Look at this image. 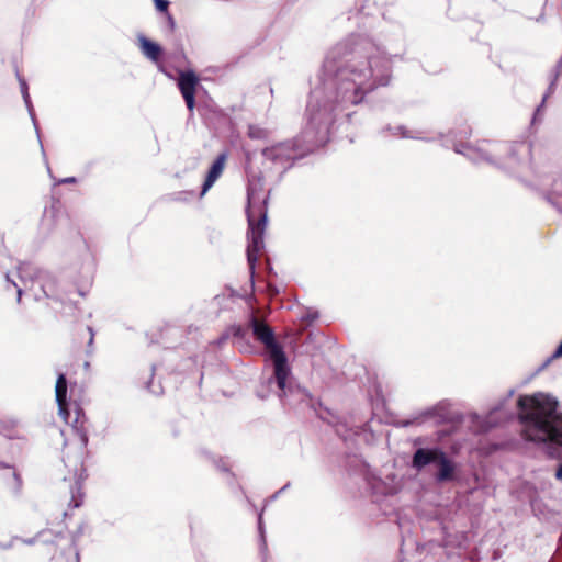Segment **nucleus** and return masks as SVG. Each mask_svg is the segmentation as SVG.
<instances>
[{"mask_svg":"<svg viewBox=\"0 0 562 562\" xmlns=\"http://www.w3.org/2000/svg\"><path fill=\"white\" fill-rule=\"evenodd\" d=\"M0 434L9 439H23L19 423L13 418H0Z\"/></svg>","mask_w":562,"mask_h":562,"instance_id":"16","label":"nucleus"},{"mask_svg":"<svg viewBox=\"0 0 562 562\" xmlns=\"http://www.w3.org/2000/svg\"><path fill=\"white\" fill-rule=\"evenodd\" d=\"M250 326L255 339L265 346L269 355L283 349L282 346L276 341L274 333L268 324L252 316L250 318Z\"/></svg>","mask_w":562,"mask_h":562,"instance_id":"4","label":"nucleus"},{"mask_svg":"<svg viewBox=\"0 0 562 562\" xmlns=\"http://www.w3.org/2000/svg\"><path fill=\"white\" fill-rule=\"evenodd\" d=\"M18 274L24 286L30 283V290H33L35 283H38L44 297H50L55 292L56 280L46 272L40 271L32 263L23 262L18 267Z\"/></svg>","mask_w":562,"mask_h":562,"instance_id":"3","label":"nucleus"},{"mask_svg":"<svg viewBox=\"0 0 562 562\" xmlns=\"http://www.w3.org/2000/svg\"><path fill=\"white\" fill-rule=\"evenodd\" d=\"M441 452H442V450H440L438 448H435V449L419 448L414 453L413 465L417 469H422L429 463L437 462Z\"/></svg>","mask_w":562,"mask_h":562,"instance_id":"12","label":"nucleus"},{"mask_svg":"<svg viewBox=\"0 0 562 562\" xmlns=\"http://www.w3.org/2000/svg\"><path fill=\"white\" fill-rule=\"evenodd\" d=\"M268 288L271 291V294H277L278 293V291L276 289H272L271 285H268Z\"/></svg>","mask_w":562,"mask_h":562,"instance_id":"26","label":"nucleus"},{"mask_svg":"<svg viewBox=\"0 0 562 562\" xmlns=\"http://www.w3.org/2000/svg\"><path fill=\"white\" fill-rule=\"evenodd\" d=\"M199 86V77L194 71H182L178 78V88L184 99L186 105L190 112L195 108V92Z\"/></svg>","mask_w":562,"mask_h":562,"instance_id":"6","label":"nucleus"},{"mask_svg":"<svg viewBox=\"0 0 562 562\" xmlns=\"http://www.w3.org/2000/svg\"><path fill=\"white\" fill-rule=\"evenodd\" d=\"M0 471L3 472V476L7 479L5 485L8 490L13 493H19L22 488L23 481L15 468L11 464L0 462Z\"/></svg>","mask_w":562,"mask_h":562,"instance_id":"11","label":"nucleus"},{"mask_svg":"<svg viewBox=\"0 0 562 562\" xmlns=\"http://www.w3.org/2000/svg\"><path fill=\"white\" fill-rule=\"evenodd\" d=\"M167 18H168L169 26H170L171 31H173L176 27L175 19L169 13H167Z\"/></svg>","mask_w":562,"mask_h":562,"instance_id":"22","label":"nucleus"},{"mask_svg":"<svg viewBox=\"0 0 562 562\" xmlns=\"http://www.w3.org/2000/svg\"><path fill=\"white\" fill-rule=\"evenodd\" d=\"M81 503H82V495L79 494L78 496H76L75 494H72L69 505L72 504V507L77 508L81 505Z\"/></svg>","mask_w":562,"mask_h":562,"instance_id":"19","label":"nucleus"},{"mask_svg":"<svg viewBox=\"0 0 562 562\" xmlns=\"http://www.w3.org/2000/svg\"><path fill=\"white\" fill-rule=\"evenodd\" d=\"M64 422L72 427L79 437L81 446L86 447L88 443L87 417L83 409L77 403L69 406V416Z\"/></svg>","mask_w":562,"mask_h":562,"instance_id":"7","label":"nucleus"},{"mask_svg":"<svg viewBox=\"0 0 562 562\" xmlns=\"http://www.w3.org/2000/svg\"><path fill=\"white\" fill-rule=\"evenodd\" d=\"M55 396L58 405V414L63 419L69 416L70 404L67 401V379L65 374H59L55 386Z\"/></svg>","mask_w":562,"mask_h":562,"instance_id":"10","label":"nucleus"},{"mask_svg":"<svg viewBox=\"0 0 562 562\" xmlns=\"http://www.w3.org/2000/svg\"><path fill=\"white\" fill-rule=\"evenodd\" d=\"M555 477L560 481H562V463L559 465V468L555 471Z\"/></svg>","mask_w":562,"mask_h":562,"instance_id":"23","label":"nucleus"},{"mask_svg":"<svg viewBox=\"0 0 562 562\" xmlns=\"http://www.w3.org/2000/svg\"><path fill=\"white\" fill-rule=\"evenodd\" d=\"M21 299H22V289L19 288L18 289V299H16L18 303L21 302Z\"/></svg>","mask_w":562,"mask_h":562,"instance_id":"25","label":"nucleus"},{"mask_svg":"<svg viewBox=\"0 0 562 562\" xmlns=\"http://www.w3.org/2000/svg\"><path fill=\"white\" fill-rule=\"evenodd\" d=\"M262 156L273 164L285 165L295 159V145L292 140L282 142L265 148Z\"/></svg>","mask_w":562,"mask_h":562,"instance_id":"5","label":"nucleus"},{"mask_svg":"<svg viewBox=\"0 0 562 562\" xmlns=\"http://www.w3.org/2000/svg\"><path fill=\"white\" fill-rule=\"evenodd\" d=\"M56 562H80L78 549L72 540H68L65 551L55 555Z\"/></svg>","mask_w":562,"mask_h":562,"instance_id":"17","label":"nucleus"},{"mask_svg":"<svg viewBox=\"0 0 562 562\" xmlns=\"http://www.w3.org/2000/svg\"><path fill=\"white\" fill-rule=\"evenodd\" d=\"M60 206H61V204H60L59 200H56V201L53 203L52 209H54V210H55V209H56V210H58Z\"/></svg>","mask_w":562,"mask_h":562,"instance_id":"24","label":"nucleus"},{"mask_svg":"<svg viewBox=\"0 0 562 562\" xmlns=\"http://www.w3.org/2000/svg\"><path fill=\"white\" fill-rule=\"evenodd\" d=\"M559 357H562V341L560 342V345L555 349V351L552 355V357L550 359H548V361L544 363V366H547L551 361V359L559 358Z\"/></svg>","mask_w":562,"mask_h":562,"instance_id":"20","label":"nucleus"},{"mask_svg":"<svg viewBox=\"0 0 562 562\" xmlns=\"http://www.w3.org/2000/svg\"><path fill=\"white\" fill-rule=\"evenodd\" d=\"M87 333H88V345H89V347H91V345L93 344V339H94V333L91 327H87Z\"/></svg>","mask_w":562,"mask_h":562,"instance_id":"21","label":"nucleus"},{"mask_svg":"<svg viewBox=\"0 0 562 562\" xmlns=\"http://www.w3.org/2000/svg\"><path fill=\"white\" fill-rule=\"evenodd\" d=\"M437 463L439 465V471L436 475L438 482H449L454 480L456 464L443 451L439 456Z\"/></svg>","mask_w":562,"mask_h":562,"instance_id":"13","label":"nucleus"},{"mask_svg":"<svg viewBox=\"0 0 562 562\" xmlns=\"http://www.w3.org/2000/svg\"><path fill=\"white\" fill-rule=\"evenodd\" d=\"M268 199V195L260 199L254 190H248V207L246 213L249 226V244L247 246V262L249 266L251 290H254L255 286L254 278L256 265L265 248L263 234L267 227Z\"/></svg>","mask_w":562,"mask_h":562,"instance_id":"2","label":"nucleus"},{"mask_svg":"<svg viewBox=\"0 0 562 562\" xmlns=\"http://www.w3.org/2000/svg\"><path fill=\"white\" fill-rule=\"evenodd\" d=\"M227 161V153H221L212 166L210 167L207 175L205 177L204 183L202 186L201 195H204L211 187L215 183V181L222 176L225 165Z\"/></svg>","mask_w":562,"mask_h":562,"instance_id":"9","label":"nucleus"},{"mask_svg":"<svg viewBox=\"0 0 562 562\" xmlns=\"http://www.w3.org/2000/svg\"><path fill=\"white\" fill-rule=\"evenodd\" d=\"M274 366V379L278 387L284 391L289 376L288 360L283 349L270 355Z\"/></svg>","mask_w":562,"mask_h":562,"instance_id":"8","label":"nucleus"},{"mask_svg":"<svg viewBox=\"0 0 562 562\" xmlns=\"http://www.w3.org/2000/svg\"><path fill=\"white\" fill-rule=\"evenodd\" d=\"M139 42V48L142 53L151 61L158 63L160 60L162 49L161 47L150 40L146 38L145 36H140L138 38Z\"/></svg>","mask_w":562,"mask_h":562,"instance_id":"14","label":"nucleus"},{"mask_svg":"<svg viewBox=\"0 0 562 562\" xmlns=\"http://www.w3.org/2000/svg\"><path fill=\"white\" fill-rule=\"evenodd\" d=\"M156 9L160 12L168 13L169 1L168 0H154Z\"/></svg>","mask_w":562,"mask_h":562,"instance_id":"18","label":"nucleus"},{"mask_svg":"<svg viewBox=\"0 0 562 562\" xmlns=\"http://www.w3.org/2000/svg\"><path fill=\"white\" fill-rule=\"evenodd\" d=\"M517 408L525 440L562 447V412L555 397L542 392L520 395Z\"/></svg>","mask_w":562,"mask_h":562,"instance_id":"1","label":"nucleus"},{"mask_svg":"<svg viewBox=\"0 0 562 562\" xmlns=\"http://www.w3.org/2000/svg\"><path fill=\"white\" fill-rule=\"evenodd\" d=\"M371 69L368 68L364 71H361L359 76V80L352 79L356 88H355V99L352 100V103L358 104L362 101L363 95L372 89V87H366V80H368L371 77Z\"/></svg>","mask_w":562,"mask_h":562,"instance_id":"15","label":"nucleus"}]
</instances>
